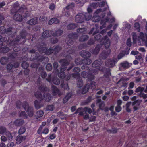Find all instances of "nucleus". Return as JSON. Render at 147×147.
<instances>
[{
	"label": "nucleus",
	"instance_id": "nucleus-1",
	"mask_svg": "<svg viewBox=\"0 0 147 147\" xmlns=\"http://www.w3.org/2000/svg\"><path fill=\"white\" fill-rule=\"evenodd\" d=\"M43 42H40L36 45V47L40 52L45 53L47 55H49L53 52V49L51 48L48 49L47 47H43Z\"/></svg>",
	"mask_w": 147,
	"mask_h": 147
},
{
	"label": "nucleus",
	"instance_id": "nucleus-2",
	"mask_svg": "<svg viewBox=\"0 0 147 147\" xmlns=\"http://www.w3.org/2000/svg\"><path fill=\"white\" fill-rule=\"evenodd\" d=\"M27 34L26 31L24 29H23L20 32L19 35H17L15 39L10 42L9 43V41H8L7 43L9 46H13L15 45L16 42H18L22 38L25 39Z\"/></svg>",
	"mask_w": 147,
	"mask_h": 147
},
{
	"label": "nucleus",
	"instance_id": "nucleus-3",
	"mask_svg": "<svg viewBox=\"0 0 147 147\" xmlns=\"http://www.w3.org/2000/svg\"><path fill=\"white\" fill-rule=\"evenodd\" d=\"M100 44L101 45V47L102 45H104L106 49L109 47L110 45V42L107 36H105L101 39Z\"/></svg>",
	"mask_w": 147,
	"mask_h": 147
},
{
	"label": "nucleus",
	"instance_id": "nucleus-4",
	"mask_svg": "<svg viewBox=\"0 0 147 147\" xmlns=\"http://www.w3.org/2000/svg\"><path fill=\"white\" fill-rule=\"evenodd\" d=\"M118 61L116 58L114 59H107L105 62V65L107 67H113L115 63Z\"/></svg>",
	"mask_w": 147,
	"mask_h": 147
},
{
	"label": "nucleus",
	"instance_id": "nucleus-5",
	"mask_svg": "<svg viewBox=\"0 0 147 147\" xmlns=\"http://www.w3.org/2000/svg\"><path fill=\"white\" fill-rule=\"evenodd\" d=\"M76 36V35L75 33H71L69 34L67 36V45L69 46L72 45L74 42L73 39Z\"/></svg>",
	"mask_w": 147,
	"mask_h": 147
},
{
	"label": "nucleus",
	"instance_id": "nucleus-6",
	"mask_svg": "<svg viewBox=\"0 0 147 147\" xmlns=\"http://www.w3.org/2000/svg\"><path fill=\"white\" fill-rule=\"evenodd\" d=\"M59 62L60 63L61 65V70L65 71L67 69V66L68 65L69 63V62L65 59H62L60 60Z\"/></svg>",
	"mask_w": 147,
	"mask_h": 147
},
{
	"label": "nucleus",
	"instance_id": "nucleus-7",
	"mask_svg": "<svg viewBox=\"0 0 147 147\" xmlns=\"http://www.w3.org/2000/svg\"><path fill=\"white\" fill-rule=\"evenodd\" d=\"M84 19L83 13H80L77 14L75 18V21L78 23H82L84 22Z\"/></svg>",
	"mask_w": 147,
	"mask_h": 147
},
{
	"label": "nucleus",
	"instance_id": "nucleus-8",
	"mask_svg": "<svg viewBox=\"0 0 147 147\" xmlns=\"http://www.w3.org/2000/svg\"><path fill=\"white\" fill-rule=\"evenodd\" d=\"M99 69L102 72H105L104 76L106 78H108L111 75L110 70L109 69H107L105 67H100Z\"/></svg>",
	"mask_w": 147,
	"mask_h": 147
},
{
	"label": "nucleus",
	"instance_id": "nucleus-9",
	"mask_svg": "<svg viewBox=\"0 0 147 147\" xmlns=\"http://www.w3.org/2000/svg\"><path fill=\"white\" fill-rule=\"evenodd\" d=\"M51 88V92L53 95L56 96L57 95H58V96H60L61 95V92L56 86L53 85H52Z\"/></svg>",
	"mask_w": 147,
	"mask_h": 147
},
{
	"label": "nucleus",
	"instance_id": "nucleus-10",
	"mask_svg": "<svg viewBox=\"0 0 147 147\" xmlns=\"http://www.w3.org/2000/svg\"><path fill=\"white\" fill-rule=\"evenodd\" d=\"M53 31L51 30H47L43 31L42 34V37L44 38H49L52 36Z\"/></svg>",
	"mask_w": 147,
	"mask_h": 147
},
{
	"label": "nucleus",
	"instance_id": "nucleus-11",
	"mask_svg": "<svg viewBox=\"0 0 147 147\" xmlns=\"http://www.w3.org/2000/svg\"><path fill=\"white\" fill-rule=\"evenodd\" d=\"M142 102V100L140 99H138L134 101L132 103V106H133V109L134 111L138 109L139 107Z\"/></svg>",
	"mask_w": 147,
	"mask_h": 147
},
{
	"label": "nucleus",
	"instance_id": "nucleus-12",
	"mask_svg": "<svg viewBox=\"0 0 147 147\" xmlns=\"http://www.w3.org/2000/svg\"><path fill=\"white\" fill-rule=\"evenodd\" d=\"M101 47V45L98 44L94 49H90V51L92 54L97 55L99 53Z\"/></svg>",
	"mask_w": 147,
	"mask_h": 147
},
{
	"label": "nucleus",
	"instance_id": "nucleus-13",
	"mask_svg": "<svg viewBox=\"0 0 147 147\" xmlns=\"http://www.w3.org/2000/svg\"><path fill=\"white\" fill-rule=\"evenodd\" d=\"M111 51L109 50H104L100 54L101 57L103 59H106L111 53Z\"/></svg>",
	"mask_w": 147,
	"mask_h": 147
},
{
	"label": "nucleus",
	"instance_id": "nucleus-14",
	"mask_svg": "<svg viewBox=\"0 0 147 147\" xmlns=\"http://www.w3.org/2000/svg\"><path fill=\"white\" fill-rule=\"evenodd\" d=\"M13 27L11 26L9 27L8 28L6 29L5 33L6 34H11V36L13 38V37L15 36V35L16 34L17 31H16L13 34H12L13 33L12 30H13Z\"/></svg>",
	"mask_w": 147,
	"mask_h": 147
},
{
	"label": "nucleus",
	"instance_id": "nucleus-15",
	"mask_svg": "<svg viewBox=\"0 0 147 147\" xmlns=\"http://www.w3.org/2000/svg\"><path fill=\"white\" fill-rule=\"evenodd\" d=\"M80 54L84 58L90 57L91 56L90 53L86 51H82L80 52Z\"/></svg>",
	"mask_w": 147,
	"mask_h": 147
},
{
	"label": "nucleus",
	"instance_id": "nucleus-16",
	"mask_svg": "<svg viewBox=\"0 0 147 147\" xmlns=\"http://www.w3.org/2000/svg\"><path fill=\"white\" fill-rule=\"evenodd\" d=\"M38 89L41 92H44V93L49 92V88L47 87L46 85H41L39 86Z\"/></svg>",
	"mask_w": 147,
	"mask_h": 147
},
{
	"label": "nucleus",
	"instance_id": "nucleus-17",
	"mask_svg": "<svg viewBox=\"0 0 147 147\" xmlns=\"http://www.w3.org/2000/svg\"><path fill=\"white\" fill-rule=\"evenodd\" d=\"M51 99V96L49 93H44L43 95V100H44L46 102H49Z\"/></svg>",
	"mask_w": 147,
	"mask_h": 147
},
{
	"label": "nucleus",
	"instance_id": "nucleus-18",
	"mask_svg": "<svg viewBox=\"0 0 147 147\" xmlns=\"http://www.w3.org/2000/svg\"><path fill=\"white\" fill-rule=\"evenodd\" d=\"M9 57H3L0 59V63L3 65H5L8 62Z\"/></svg>",
	"mask_w": 147,
	"mask_h": 147
},
{
	"label": "nucleus",
	"instance_id": "nucleus-19",
	"mask_svg": "<svg viewBox=\"0 0 147 147\" xmlns=\"http://www.w3.org/2000/svg\"><path fill=\"white\" fill-rule=\"evenodd\" d=\"M9 48L6 45H3L0 47V51L1 53H7L9 51Z\"/></svg>",
	"mask_w": 147,
	"mask_h": 147
},
{
	"label": "nucleus",
	"instance_id": "nucleus-20",
	"mask_svg": "<svg viewBox=\"0 0 147 147\" xmlns=\"http://www.w3.org/2000/svg\"><path fill=\"white\" fill-rule=\"evenodd\" d=\"M0 40L1 41H2V42H6V43L7 44L9 47H11L12 46H9V45L7 43V42L8 41H9V42H10L12 41L13 40H11L9 39V38H8V37L6 36H5L4 35H3V36L0 35Z\"/></svg>",
	"mask_w": 147,
	"mask_h": 147
},
{
	"label": "nucleus",
	"instance_id": "nucleus-21",
	"mask_svg": "<svg viewBox=\"0 0 147 147\" xmlns=\"http://www.w3.org/2000/svg\"><path fill=\"white\" fill-rule=\"evenodd\" d=\"M38 19L37 17H35L30 19L27 22V23L31 25H33L37 23Z\"/></svg>",
	"mask_w": 147,
	"mask_h": 147
},
{
	"label": "nucleus",
	"instance_id": "nucleus-22",
	"mask_svg": "<svg viewBox=\"0 0 147 147\" xmlns=\"http://www.w3.org/2000/svg\"><path fill=\"white\" fill-rule=\"evenodd\" d=\"M72 96V94L71 92H69L67 93L66 95L63 98V103L64 104L66 103Z\"/></svg>",
	"mask_w": 147,
	"mask_h": 147
},
{
	"label": "nucleus",
	"instance_id": "nucleus-23",
	"mask_svg": "<svg viewBox=\"0 0 147 147\" xmlns=\"http://www.w3.org/2000/svg\"><path fill=\"white\" fill-rule=\"evenodd\" d=\"M13 17V19L19 22L22 21L23 19L22 15L18 13L14 14Z\"/></svg>",
	"mask_w": 147,
	"mask_h": 147
},
{
	"label": "nucleus",
	"instance_id": "nucleus-24",
	"mask_svg": "<svg viewBox=\"0 0 147 147\" xmlns=\"http://www.w3.org/2000/svg\"><path fill=\"white\" fill-rule=\"evenodd\" d=\"M59 20L56 18H53L48 21V24L49 25H52L53 23L58 24L59 22Z\"/></svg>",
	"mask_w": 147,
	"mask_h": 147
},
{
	"label": "nucleus",
	"instance_id": "nucleus-25",
	"mask_svg": "<svg viewBox=\"0 0 147 147\" xmlns=\"http://www.w3.org/2000/svg\"><path fill=\"white\" fill-rule=\"evenodd\" d=\"M26 136L20 135H18L16 137V143L17 144H20L23 140H25L26 138Z\"/></svg>",
	"mask_w": 147,
	"mask_h": 147
},
{
	"label": "nucleus",
	"instance_id": "nucleus-26",
	"mask_svg": "<svg viewBox=\"0 0 147 147\" xmlns=\"http://www.w3.org/2000/svg\"><path fill=\"white\" fill-rule=\"evenodd\" d=\"M63 31L61 29H58L56 30L54 32H53L52 36L53 37H58L60 36L63 33Z\"/></svg>",
	"mask_w": 147,
	"mask_h": 147
},
{
	"label": "nucleus",
	"instance_id": "nucleus-27",
	"mask_svg": "<svg viewBox=\"0 0 147 147\" xmlns=\"http://www.w3.org/2000/svg\"><path fill=\"white\" fill-rule=\"evenodd\" d=\"M99 31L98 30L95 31L93 33V35L94 36L95 39L98 40L101 39V36L100 35L98 34Z\"/></svg>",
	"mask_w": 147,
	"mask_h": 147
},
{
	"label": "nucleus",
	"instance_id": "nucleus-28",
	"mask_svg": "<svg viewBox=\"0 0 147 147\" xmlns=\"http://www.w3.org/2000/svg\"><path fill=\"white\" fill-rule=\"evenodd\" d=\"M61 49L62 48L61 47L58 45L56 46L53 49L54 55H57Z\"/></svg>",
	"mask_w": 147,
	"mask_h": 147
},
{
	"label": "nucleus",
	"instance_id": "nucleus-29",
	"mask_svg": "<svg viewBox=\"0 0 147 147\" xmlns=\"http://www.w3.org/2000/svg\"><path fill=\"white\" fill-rule=\"evenodd\" d=\"M34 95L35 97L40 101H41L43 100V96L40 92L37 91L35 93Z\"/></svg>",
	"mask_w": 147,
	"mask_h": 147
},
{
	"label": "nucleus",
	"instance_id": "nucleus-30",
	"mask_svg": "<svg viewBox=\"0 0 147 147\" xmlns=\"http://www.w3.org/2000/svg\"><path fill=\"white\" fill-rule=\"evenodd\" d=\"M90 87V84H87L83 88L81 91V93L82 94H85L88 91Z\"/></svg>",
	"mask_w": 147,
	"mask_h": 147
},
{
	"label": "nucleus",
	"instance_id": "nucleus-31",
	"mask_svg": "<svg viewBox=\"0 0 147 147\" xmlns=\"http://www.w3.org/2000/svg\"><path fill=\"white\" fill-rule=\"evenodd\" d=\"M120 65L121 67L127 69L130 67L129 63L127 61H125L120 63Z\"/></svg>",
	"mask_w": 147,
	"mask_h": 147
},
{
	"label": "nucleus",
	"instance_id": "nucleus-32",
	"mask_svg": "<svg viewBox=\"0 0 147 147\" xmlns=\"http://www.w3.org/2000/svg\"><path fill=\"white\" fill-rule=\"evenodd\" d=\"M65 71L63 70H61V69L60 72H59L58 74H55L57 75L60 78L62 79H64L65 77V73L64 72Z\"/></svg>",
	"mask_w": 147,
	"mask_h": 147
},
{
	"label": "nucleus",
	"instance_id": "nucleus-33",
	"mask_svg": "<svg viewBox=\"0 0 147 147\" xmlns=\"http://www.w3.org/2000/svg\"><path fill=\"white\" fill-rule=\"evenodd\" d=\"M102 63L101 61L98 60H96L95 61L92 63V65L93 67H99Z\"/></svg>",
	"mask_w": 147,
	"mask_h": 147
},
{
	"label": "nucleus",
	"instance_id": "nucleus-34",
	"mask_svg": "<svg viewBox=\"0 0 147 147\" xmlns=\"http://www.w3.org/2000/svg\"><path fill=\"white\" fill-rule=\"evenodd\" d=\"M28 116L30 117L33 116L34 115V111L33 108L32 107H29L26 110Z\"/></svg>",
	"mask_w": 147,
	"mask_h": 147
},
{
	"label": "nucleus",
	"instance_id": "nucleus-35",
	"mask_svg": "<svg viewBox=\"0 0 147 147\" xmlns=\"http://www.w3.org/2000/svg\"><path fill=\"white\" fill-rule=\"evenodd\" d=\"M24 123V121L20 119H16L14 122L15 125L16 126L22 125Z\"/></svg>",
	"mask_w": 147,
	"mask_h": 147
},
{
	"label": "nucleus",
	"instance_id": "nucleus-36",
	"mask_svg": "<svg viewBox=\"0 0 147 147\" xmlns=\"http://www.w3.org/2000/svg\"><path fill=\"white\" fill-rule=\"evenodd\" d=\"M54 68L53 72L55 74H58L59 70L57 69L58 67V64L57 62H54L53 63Z\"/></svg>",
	"mask_w": 147,
	"mask_h": 147
},
{
	"label": "nucleus",
	"instance_id": "nucleus-37",
	"mask_svg": "<svg viewBox=\"0 0 147 147\" xmlns=\"http://www.w3.org/2000/svg\"><path fill=\"white\" fill-rule=\"evenodd\" d=\"M92 100L93 98L92 96H89L86 100L82 102V104L84 105H88L90 102Z\"/></svg>",
	"mask_w": 147,
	"mask_h": 147
},
{
	"label": "nucleus",
	"instance_id": "nucleus-38",
	"mask_svg": "<svg viewBox=\"0 0 147 147\" xmlns=\"http://www.w3.org/2000/svg\"><path fill=\"white\" fill-rule=\"evenodd\" d=\"M77 24L74 23H71L68 25L67 27L68 30H72L77 27Z\"/></svg>",
	"mask_w": 147,
	"mask_h": 147
},
{
	"label": "nucleus",
	"instance_id": "nucleus-39",
	"mask_svg": "<svg viewBox=\"0 0 147 147\" xmlns=\"http://www.w3.org/2000/svg\"><path fill=\"white\" fill-rule=\"evenodd\" d=\"M89 58H84V59H83V64H90L92 63V61Z\"/></svg>",
	"mask_w": 147,
	"mask_h": 147
},
{
	"label": "nucleus",
	"instance_id": "nucleus-40",
	"mask_svg": "<svg viewBox=\"0 0 147 147\" xmlns=\"http://www.w3.org/2000/svg\"><path fill=\"white\" fill-rule=\"evenodd\" d=\"M83 16H84V20L86 21L89 20L92 17V16L90 13H85L83 14Z\"/></svg>",
	"mask_w": 147,
	"mask_h": 147
},
{
	"label": "nucleus",
	"instance_id": "nucleus-41",
	"mask_svg": "<svg viewBox=\"0 0 147 147\" xmlns=\"http://www.w3.org/2000/svg\"><path fill=\"white\" fill-rule=\"evenodd\" d=\"M19 117H21L24 119H26L28 117L24 111H22L20 112L19 115Z\"/></svg>",
	"mask_w": 147,
	"mask_h": 147
},
{
	"label": "nucleus",
	"instance_id": "nucleus-42",
	"mask_svg": "<svg viewBox=\"0 0 147 147\" xmlns=\"http://www.w3.org/2000/svg\"><path fill=\"white\" fill-rule=\"evenodd\" d=\"M51 82L53 84L57 85H59L60 83L59 79L57 77H53L52 79Z\"/></svg>",
	"mask_w": 147,
	"mask_h": 147
},
{
	"label": "nucleus",
	"instance_id": "nucleus-43",
	"mask_svg": "<svg viewBox=\"0 0 147 147\" xmlns=\"http://www.w3.org/2000/svg\"><path fill=\"white\" fill-rule=\"evenodd\" d=\"M89 38V36L87 35H83L81 36L79 38V40L81 42H84L87 41Z\"/></svg>",
	"mask_w": 147,
	"mask_h": 147
},
{
	"label": "nucleus",
	"instance_id": "nucleus-44",
	"mask_svg": "<svg viewBox=\"0 0 147 147\" xmlns=\"http://www.w3.org/2000/svg\"><path fill=\"white\" fill-rule=\"evenodd\" d=\"M44 114V112L40 110L37 111L35 117L36 119H38L42 117Z\"/></svg>",
	"mask_w": 147,
	"mask_h": 147
},
{
	"label": "nucleus",
	"instance_id": "nucleus-45",
	"mask_svg": "<svg viewBox=\"0 0 147 147\" xmlns=\"http://www.w3.org/2000/svg\"><path fill=\"white\" fill-rule=\"evenodd\" d=\"M60 86L61 88H63L65 90H68L69 89L68 84H65L63 82L61 83Z\"/></svg>",
	"mask_w": 147,
	"mask_h": 147
},
{
	"label": "nucleus",
	"instance_id": "nucleus-46",
	"mask_svg": "<svg viewBox=\"0 0 147 147\" xmlns=\"http://www.w3.org/2000/svg\"><path fill=\"white\" fill-rule=\"evenodd\" d=\"M24 11V8L23 7H21L18 9H17L13 11V9H11V12L12 13H16L17 12L22 13Z\"/></svg>",
	"mask_w": 147,
	"mask_h": 147
},
{
	"label": "nucleus",
	"instance_id": "nucleus-47",
	"mask_svg": "<svg viewBox=\"0 0 147 147\" xmlns=\"http://www.w3.org/2000/svg\"><path fill=\"white\" fill-rule=\"evenodd\" d=\"M40 101H38L37 100H36L34 101V104L35 107L37 109H39L42 107L40 104Z\"/></svg>",
	"mask_w": 147,
	"mask_h": 147
},
{
	"label": "nucleus",
	"instance_id": "nucleus-48",
	"mask_svg": "<svg viewBox=\"0 0 147 147\" xmlns=\"http://www.w3.org/2000/svg\"><path fill=\"white\" fill-rule=\"evenodd\" d=\"M5 135L6 136V138L8 140H11L13 136L11 133L9 131H7L5 132Z\"/></svg>",
	"mask_w": 147,
	"mask_h": 147
},
{
	"label": "nucleus",
	"instance_id": "nucleus-49",
	"mask_svg": "<svg viewBox=\"0 0 147 147\" xmlns=\"http://www.w3.org/2000/svg\"><path fill=\"white\" fill-rule=\"evenodd\" d=\"M87 78H88V81H91L94 79L95 76L94 75L89 72L88 73V76Z\"/></svg>",
	"mask_w": 147,
	"mask_h": 147
},
{
	"label": "nucleus",
	"instance_id": "nucleus-50",
	"mask_svg": "<svg viewBox=\"0 0 147 147\" xmlns=\"http://www.w3.org/2000/svg\"><path fill=\"white\" fill-rule=\"evenodd\" d=\"M86 29L85 28H79L77 30V32L78 33H84L86 31Z\"/></svg>",
	"mask_w": 147,
	"mask_h": 147
},
{
	"label": "nucleus",
	"instance_id": "nucleus-51",
	"mask_svg": "<svg viewBox=\"0 0 147 147\" xmlns=\"http://www.w3.org/2000/svg\"><path fill=\"white\" fill-rule=\"evenodd\" d=\"M134 27L136 30L138 32H140V25L138 22H136L134 24Z\"/></svg>",
	"mask_w": 147,
	"mask_h": 147
},
{
	"label": "nucleus",
	"instance_id": "nucleus-52",
	"mask_svg": "<svg viewBox=\"0 0 147 147\" xmlns=\"http://www.w3.org/2000/svg\"><path fill=\"white\" fill-rule=\"evenodd\" d=\"M17 56L18 53H10L8 54V57L13 59H14Z\"/></svg>",
	"mask_w": 147,
	"mask_h": 147
},
{
	"label": "nucleus",
	"instance_id": "nucleus-53",
	"mask_svg": "<svg viewBox=\"0 0 147 147\" xmlns=\"http://www.w3.org/2000/svg\"><path fill=\"white\" fill-rule=\"evenodd\" d=\"M75 62L76 64L79 65L83 64V60H81L79 58H77L75 59Z\"/></svg>",
	"mask_w": 147,
	"mask_h": 147
},
{
	"label": "nucleus",
	"instance_id": "nucleus-54",
	"mask_svg": "<svg viewBox=\"0 0 147 147\" xmlns=\"http://www.w3.org/2000/svg\"><path fill=\"white\" fill-rule=\"evenodd\" d=\"M54 109V106L53 105H47L46 107V109L47 111H52Z\"/></svg>",
	"mask_w": 147,
	"mask_h": 147
},
{
	"label": "nucleus",
	"instance_id": "nucleus-55",
	"mask_svg": "<svg viewBox=\"0 0 147 147\" xmlns=\"http://www.w3.org/2000/svg\"><path fill=\"white\" fill-rule=\"evenodd\" d=\"M129 48L128 47H127V48L125 49L124 50L122 51V54H123V55L124 56L125 55L129 54Z\"/></svg>",
	"mask_w": 147,
	"mask_h": 147
},
{
	"label": "nucleus",
	"instance_id": "nucleus-56",
	"mask_svg": "<svg viewBox=\"0 0 147 147\" xmlns=\"http://www.w3.org/2000/svg\"><path fill=\"white\" fill-rule=\"evenodd\" d=\"M22 107L24 110H26L28 108L30 107L29 106L28 103L26 101H24L22 103Z\"/></svg>",
	"mask_w": 147,
	"mask_h": 147
},
{
	"label": "nucleus",
	"instance_id": "nucleus-57",
	"mask_svg": "<svg viewBox=\"0 0 147 147\" xmlns=\"http://www.w3.org/2000/svg\"><path fill=\"white\" fill-rule=\"evenodd\" d=\"M74 3H72L71 4L68 5L65 8V9H66L68 10L70 9H72L74 7Z\"/></svg>",
	"mask_w": 147,
	"mask_h": 147
},
{
	"label": "nucleus",
	"instance_id": "nucleus-58",
	"mask_svg": "<svg viewBox=\"0 0 147 147\" xmlns=\"http://www.w3.org/2000/svg\"><path fill=\"white\" fill-rule=\"evenodd\" d=\"M22 67L24 69H26L28 68L29 66L28 63L26 61H24L22 62L21 64Z\"/></svg>",
	"mask_w": 147,
	"mask_h": 147
},
{
	"label": "nucleus",
	"instance_id": "nucleus-59",
	"mask_svg": "<svg viewBox=\"0 0 147 147\" xmlns=\"http://www.w3.org/2000/svg\"><path fill=\"white\" fill-rule=\"evenodd\" d=\"M90 7L94 9L96 8L98 6V2H93L90 4Z\"/></svg>",
	"mask_w": 147,
	"mask_h": 147
},
{
	"label": "nucleus",
	"instance_id": "nucleus-60",
	"mask_svg": "<svg viewBox=\"0 0 147 147\" xmlns=\"http://www.w3.org/2000/svg\"><path fill=\"white\" fill-rule=\"evenodd\" d=\"M118 129L115 128H112L111 129L107 130V132L110 133H116L118 131Z\"/></svg>",
	"mask_w": 147,
	"mask_h": 147
},
{
	"label": "nucleus",
	"instance_id": "nucleus-61",
	"mask_svg": "<svg viewBox=\"0 0 147 147\" xmlns=\"http://www.w3.org/2000/svg\"><path fill=\"white\" fill-rule=\"evenodd\" d=\"M90 85L91 89L92 90H94L96 88V83L95 82L92 81L91 82Z\"/></svg>",
	"mask_w": 147,
	"mask_h": 147
},
{
	"label": "nucleus",
	"instance_id": "nucleus-62",
	"mask_svg": "<svg viewBox=\"0 0 147 147\" xmlns=\"http://www.w3.org/2000/svg\"><path fill=\"white\" fill-rule=\"evenodd\" d=\"M132 142V141L129 142L128 145H131L130 147H137V145L138 144V143L136 142V141H134L131 144Z\"/></svg>",
	"mask_w": 147,
	"mask_h": 147
},
{
	"label": "nucleus",
	"instance_id": "nucleus-63",
	"mask_svg": "<svg viewBox=\"0 0 147 147\" xmlns=\"http://www.w3.org/2000/svg\"><path fill=\"white\" fill-rule=\"evenodd\" d=\"M19 6V4L18 1H16L13 5V8L12 9L15 11L18 9Z\"/></svg>",
	"mask_w": 147,
	"mask_h": 147
},
{
	"label": "nucleus",
	"instance_id": "nucleus-64",
	"mask_svg": "<svg viewBox=\"0 0 147 147\" xmlns=\"http://www.w3.org/2000/svg\"><path fill=\"white\" fill-rule=\"evenodd\" d=\"M144 88L139 86L135 90V92L136 93H138L139 92H142L144 91Z\"/></svg>",
	"mask_w": 147,
	"mask_h": 147
}]
</instances>
